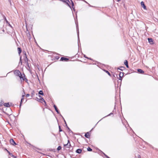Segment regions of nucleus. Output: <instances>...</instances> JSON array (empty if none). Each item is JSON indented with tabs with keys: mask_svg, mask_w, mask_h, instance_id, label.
Instances as JSON below:
<instances>
[{
	"mask_svg": "<svg viewBox=\"0 0 158 158\" xmlns=\"http://www.w3.org/2000/svg\"><path fill=\"white\" fill-rule=\"evenodd\" d=\"M71 4H72V7H73V6H74V3L73 2V1H72V0H71ZM73 8L74 10V11L75 10L74 8H73Z\"/></svg>",
	"mask_w": 158,
	"mask_h": 158,
	"instance_id": "nucleus-20",
	"label": "nucleus"
},
{
	"mask_svg": "<svg viewBox=\"0 0 158 158\" xmlns=\"http://www.w3.org/2000/svg\"><path fill=\"white\" fill-rule=\"evenodd\" d=\"M7 152H8V153H9V154L10 155H11V153H10V152H9L8 150H7Z\"/></svg>",
	"mask_w": 158,
	"mask_h": 158,
	"instance_id": "nucleus-36",
	"label": "nucleus"
},
{
	"mask_svg": "<svg viewBox=\"0 0 158 158\" xmlns=\"http://www.w3.org/2000/svg\"><path fill=\"white\" fill-rule=\"evenodd\" d=\"M82 150L81 149H78L76 150V153H80L81 152Z\"/></svg>",
	"mask_w": 158,
	"mask_h": 158,
	"instance_id": "nucleus-14",
	"label": "nucleus"
},
{
	"mask_svg": "<svg viewBox=\"0 0 158 158\" xmlns=\"http://www.w3.org/2000/svg\"><path fill=\"white\" fill-rule=\"evenodd\" d=\"M23 53L24 54V57H25L27 59V60H28V59L27 58V55H26V52H23Z\"/></svg>",
	"mask_w": 158,
	"mask_h": 158,
	"instance_id": "nucleus-21",
	"label": "nucleus"
},
{
	"mask_svg": "<svg viewBox=\"0 0 158 158\" xmlns=\"http://www.w3.org/2000/svg\"><path fill=\"white\" fill-rule=\"evenodd\" d=\"M61 147L60 146H59L57 148V150L58 151H60L61 150Z\"/></svg>",
	"mask_w": 158,
	"mask_h": 158,
	"instance_id": "nucleus-23",
	"label": "nucleus"
},
{
	"mask_svg": "<svg viewBox=\"0 0 158 158\" xmlns=\"http://www.w3.org/2000/svg\"><path fill=\"white\" fill-rule=\"evenodd\" d=\"M65 125H66V126H67V124H65Z\"/></svg>",
	"mask_w": 158,
	"mask_h": 158,
	"instance_id": "nucleus-53",
	"label": "nucleus"
},
{
	"mask_svg": "<svg viewBox=\"0 0 158 158\" xmlns=\"http://www.w3.org/2000/svg\"><path fill=\"white\" fill-rule=\"evenodd\" d=\"M37 77H38V79L39 81V77H38V75H37Z\"/></svg>",
	"mask_w": 158,
	"mask_h": 158,
	"instance_id": "nucleus-47",
	"label": "nucleus"
},
{
	"mask_svg": "<svg viewBox=\"0 0 158 158\" xmlns=\"http://www.w3.org/2000/svg\"><path fill=\"white\" fill-rule=\"evenodd\" d=\"M82 0V1H84V2H86V3H87V4H88V3L87 2H86V1H85V0Z\"/></svg>",
	"mask_w": 158,
	"mask_h": 158,
	"instance_id": "nucleus-42",
	"label": "nucleus"
},
{
	"mask_svg": "<svg viewBox=\"0 0 158 158\" xmlns=\"http://www.w3.org/2000/svg\"><path fill=\"white\" fill-rule=\"evenodd\" d=\"M70 143V141L69 140H68V143Z\"/></svg>",
	"mask_w": 158,
	"mask_h": 158,
	"instance_id": "nucleus-44",
	"label": "nucleus"
},
{
	"mask_svg": "<svg viewBox=\"0 0 158 158\" xmlns=\"http://www.w3.org/2000/svg\"><path fill=\"white\" fill-rule=\"evenodd\" d=\"M35 94V92L34 91H33L31 93V97H32L33 95H34Z\"/></svg>",
	"mask_w": 158,
	"mask_h": 158,
	"instance_id": "nucleus-25",
	"label": "nucleus"
},
{
	"mask_svg": "<svg viewBox=\"0 0 158 158\" xmlns=\"http://www.w3.org/2000/svg\"><path fill=\"white\" fill-rule=\"evenodd\" d=\"M125 67L121 66V67H120L119 68H118L117 69L123 71V70H124L125 69Z\"/></svg>",
	"mask_w": 158,
	"mask_h": 158,
	"instance_id": "nucleus-15",
	"label": "nucleus"
},
{
	"mask_svg": "<svg viewBox=\"0 0 158 158\" xmlns=\"http://www.w3.org/2000/svg\"><path fill=\"white\" fill-rule=\"evenodd\" d=\"M18 53L19 55H20L22 52L21 49L20 48L18 47Z\"/></svg>",
	"mask_w": 158,
	"mask_h": 158,
	"instance_id": "nucleus-16",
	"label": "nucleus"
},
{
	"mask_svg": "<svg viewBox=\"0 0 158 158\" xmlns=\"http://www.w3.org/2000/svg\"><path fill=\"white\" fill-rule=\"evenodd\" d=\"M24 94H23L22 95V98H24V97L25 96V94L24 92Z\"/></svg>",
	"mask_w": 158,
	"mask_h": 158,
	"instance_id": "nucleus-29",
	"label": "nucleus"
},
{
	"mask_svg": "<svg viewBox=\"0 0 158 158\" xmlns=\"http://www.w3.org/2000/svg\"><path fill=\"white\" fill-rule=\"evenodd\" d=\"M67 128H68V131L69 132H71L72 133H73L72 131H71L69 127L67 126Z\"/></svg>",
	"mask_w": 158,
	"mask_h": 158,
	"instance_id": "nucleus-24",
	"label": "nucleus"
},
{
	"mask_svg": "<svg viewBox=\"0 0 158 158\" xmlns=\"http://www.w3.org/2000/svg\"><path fill=\"white\" fill-rule=\"evenodd\" d=\"M64 122L65 124H67V123H66V121H65V120H64Z\"/></svg>",
	"mask_w": 158,
	"mask_h": 158,
	"instance_id": "nucleus-45",
	"label": "nucleus"
},
{
	"mask_svg": "<svg viewBox=\"0 0 158 158\" xmlns=\"http://www.w3.org/2000/svg\"><path fill=\"white\" fill-rule=\"evenodd\" d=\"M64 147H66V146H67V147L69 148H70V147L71 146V144H70V143H67L66 144H64Z\"/></svg>",
	"mask_w": 158,
	"mask_h": 158,
	"instance_id": "nucleus-12",
	"label": "nucleus"
},
{
	"mask_svg": "<svg viewBox=\"0 0 158 158\" xmlns=\"http://www.w3.org/2000/svg\"><path fill=\"white\" fill-rule=\"evenodd\" d=\"M84 57L85 58H86L87 59H88V57H87L85 55H84Z\"/></svg>",
	"mask_w": 158,
	"mask_h": 158,
	"instance_id": "nucleus-35",
	"label": "nucleus"
},
{
	"mask_svg": "<svg viewBox=\"0 0 158 158\" xmlns=\"http://www.w3.org/2000/svg\"><path fill=\"white\" fill-rule=\"evenodd\" d=\"M115 74L116 75V76L117 77V74Z\"/></svg>",
	"mask_w": 158,
	"mask_h": 158,
	"instance_id": "nucleus-50",
	"label": "nucleus"
},
{
	"mask_svg": "<svg viewBox=\"0 0 158 158\" xmlns=\"http://www.w3.org/2000/svg\"><path fill=\"white\" fill-rule=\"evenodd\" d=\"M20 63L21 64H22V61L21 60V57H20V61L19 63Z\"/></svg>",
	"mask_w": 158,
	"mask_h": 158,
	"instance_id": "nucleus-30",
	"label": "nucleus"
},
{
	"mask_svg": "<svg viewBox=\"0 0 158 158\" xmlns=\"http://www.w3.org/2000/svg\"><path fill=\"white\" fill-rule=\"evenodd\" d=\"M76 27H77V33L78 39V40L80 41L79 37V31L78 27V25H76Z\"/></svg>",
	"mask_w": 158,
	"mask_h": 158,
	"instance_id": "nucleus-5",
	"label": "nucleus"
},
{
	"mask_svg": "<svg viewBox=\"0 0 158 158\" xmlns=\"http://www.w3.org/2000/svg\"><path fill=\"white\" fill-rule=\"evenodd\" d=\"M14 74L16 76H19L21 74L20 71L19 70H15L14 71Z\"/></svg>",
	"mask_w": 158,
	"mask_h": 158,
	"instance_id": "nucleus-1",
	"label": "nucleus"
},
{
	"mask_svg": "<svg viewBox=\"0 0 158 158\" xmlns=\"http://www.w3.org/2000/svg\"><path fill=\"white\" fill-rule=\"evenodd\" d=\"M106 73H107L108 75H109L110 76V73L107 71L106 70H104Z\"/></svg>",
	"mask_w": 158,
	"mask_h": 158,
	"instance_id": "nucleus-22",
	"label": "nucleus"
},
{
	"mask_svg": "<svg viewBox=\"0 0 158 158\" xmlns=\"http://www.w3.org/2000/svg\"><path fill=\"white\" fill-rule=\"evenodd\" d=\"M69 59L67 58L64 57H61L60 58V60L62 61H67L69 60Z\"/></svg>",
	"mask_w": 158,
	"mask_h": 158,
	"instance_id": "nucleus-2",
	"label": "nucleus"
},
{
	"mask_svg": "<svg viewBox=\"0 0 158 158\" xmlns=\"http://www.w3.org/2000/svg\"><path fill=\"white\" fill-rule=\"evenodd\" d=\"M104 155L107 158H110L107 155H106L104 153H103Z\"/></svg>",
	"mask_w": 158,
	"mask_h": 158,
	"instance_id": "nucleus-32",
	"label": "nucleus"
},
{
	"mask_svg": "<svg viewBox=\"0 0 158 158\" xmlns=\"http://www.w3.org/2000/svg\"><path fill=\"white\" fill-rule=\"evenodd\" d=\"M22 105V103H20V105H19V108H21V106Z\"/></svg>",
	"mask_w": 158,
	"mask_h": 158,
	"instance_id": "nucleus-41",
	"label": "nucleus"
},
{
	"mask_svg": "<svg viewBox=\"0 0 158 158\" xmlns=\"http://www.w3.org/2000/svg\"><path fill=\"white\" fill-rule=\"evenodd\" d=\"M39 97L40 98V99H39V101L41 100L42 101L44 102L46 104V102L45 101L44 99L43 98H42L40 95H39ZM37 98V99H39L38 98Z\"/></svg>",
	"mask_w": 158,
	"mask_h": 158,
	"instance_id": "nucleus-10",
	"label": "nucleus"
},
{
	"mask_svg": "<svg viewBox=\"0 0 158 158\" xmlns=\"http://www.w3.org/2000/svg\"><path fill=\"white\" fill-rule=\"evenodd\" d=\"M124 73L123 72H120L119 74V77H123V76Z\"/></svg>",
	"mask_w": 158,
	"mask_h": 158,
	"instance_id": "nucleus-17",
	"label": "nucleus"
},
{
	"mask_svg": "<svg viewBox=\"0 0 158 158\" xmlns=\"http://www.w3.org/2000/svg\"><path fill=\"white\" fill-rule=\"evenodd\" d=\"M148 42L151 44H153V40L152 38H148Z\"/></svg>",
	"mask_w": 158,
	"mask_h": 158,
	"instance_id": "nucleus-6",
	"label": "nucleus"
},
{
	"mask_svg": "<svg viewBox=\"0 0 158 158\" xmlns=\"http://www.w3.org/2000/svg\"><path fill=\"white\" fill-rule=\"evenodd\" d=\"M124 64L126 66L127 68H129V66L128 64V62L127 60H125L124 62Z\"/></svg>",
	"mask_w": 158,
	"mask_h": 158,
	"instance_id": "nucleus-9",
	"label": "nucleus"
},
{
	"mask_svg": "<svg viewBox=\"0 0 158 158\" xmlns=\"http://www.w3.org/2000/svg\"><path fill=\"white\" fill-rule=\"evenodd\" d=\"M113 76H114V77H115V75H114H114H113Z\"/></svg>",
	"mask_w": 158,
	"mask_h": 158,
	"instance_id": "nucleus-51",
	"label": "nucleus"
},
{
	"mask_svg": "<svg viewBox=\"0 0 158 158\" xmlns=\"http://www.w3.org/2000/svg\"><path fill=\"white\" fill-rule=\"evenodd\" d=\"M39 94L40 95H44L43 91L42 90H40L39 92Z\"/></svg>",
	"mask_w": 158,
	"mask_h": 158,
	"instance_id": "nucleus-18",
	"label": "nucleus"
},
{
	"mask_svg": "<svg viewBox=\"0 0 158 158\" xmlns=\"http://www.w3.org/2000/svg\"><path fill=\"white\" fill-rule=\"evenodd\" d=\"M113 114V113L111 112L109 114H108V115L106 116H110L111 114Z\"/></svg>",
	"mask_w": 158,
	"mask_h": 158,
	"instance_id": "nucleus-38",
	"label": "nucleus"
},
{
	"mask_svg": "<svg viewBox=\"0 0 158 158\" xmlns=\"http://www.w3.org/2000/svg\"><path fill=\"white\" fill-rule=\"evenodd\" d=\"M11 156L13 157V158H16V157L13 155L11 153V155H10Z\"/></svg>",
	"mask_w": 158,
	"mask_h": 158,
	"instance_id": "nucleus-33",
	"label": "nucleus"
},
{
	"mask_svg": "<svg viewBox=\"0 0 158 158\" xmlns=\"http://www.w3.org/2000/svg\"><path fill=\"white\" fill-rule=\"evenodd\" d=\"M9 26L11 27H12L9 24Z\"/></svg>",
	"mask_w": 158,
	"mask_h": 158,
	"instance_id": "nucleus-52",
	"label": "nucleus"
},
{
	"mask_svg": "<svg viewBox=\"0 0 158 158\" xmlns=\"http://www.w3.org/2000/svg\"><path fill=\"white\" fill-rule=\"evenodd\" d=\"M137 70V72L140 73L142 74L144 73V72L141 69H138Z\"/></svg>",
	"mask_w": 158,
	"mask_h": 158,
	"instance_id": "nucleus-8",
	"label": "nucleus"
},
{
	"mask_svg": "<svg viewBox=\"0 0 158 158\" xmlns=\"http://www.w3.org/2000/svg\"><path fill=\"white\" fill-rule=\"evenodd\" d=\"M53 107L55 109V110L56 111V112L58 114H60V112L59 111L57 106H56L55 105H54L53 106Z\"/></svg>",
	"mask_w": 158,
	"mask_h": 158,
	"instance_id": "nucleus-3",
	"label": "nucleus"
},
{
	"mask_svg": "<svg viewBox=\"0 0 158 158\" xmlns=\"http://www.w3.org/2000/svg\"><path fill=\"white\" fill-rule=\"evenodd\" d=\"M60 115L61 116V117H62V118H63V119H64V120H65L64 118V117L62 116L60 114Z\"/></svg>",
	"mask_w": 158,
	"mask_h": 158,
	"instance_id": "nucleus-40",
	"label": "nucleus"
},
{
	"mask_svg": "<svg viewBox=\"0 0 158 158\" xmlns=\"http://www.w3.org/2000/svg\"><path fill=\"white\" fill-rule=\"evenodd\" d=\"M24 92V91H23V92ZM23 94H24V93H23Z\"/></svg>",
	"mask_w": 158,
	"mask_h": 158,
	"instance_id": "nucleus-54",
	"label": "nucleus"
},
{
	"mask_svg": "<svg viewBox=\"0 0 158 158\" xmlns=\"http://www.w3.org/2000/svg\"><path fill=\"white\" fill-rule=\"evenodd\" d=\"M87 59H89V60H93V59H92L91 58H90L88 57V58Z\"/></svg>",
	"mask_w": 158,
	"mask_h": 158,
	"instance_id": "nucleus-43",
	"label": "nucleus"
},
{
	"mask_svg": "<svg viewBox=\"0 0 158 158\" xmlns=\"http://www.w3.org/2000/svg\"><path fill=\"white\" fill-rule=\"evenodd\" d=\"M122 77H119V78H118V81L119 80H120L121 81H120V82H121L122 80Z\"/></svg>",
	"mask_w": 158,
	"mask_h": 158,
	"instance_id": "nucleus-31",
	"label": "nucleus"
},
{
	"mask_svg": "<svg viewBox=\"0 0 158 158\" xmlns=\"http://www.w3.org/2000/svg\"><path fill=\"white\" fill-rule=\"evenodd\" d=\"M4 106H5L7 107H9L10 106V105L9 104V102L8 103H4Z\"/></svg>",
	"mask_w": 158,
	"mask_h": 158,
	"instance_id": "nucleus-13",
	"label": "nucleus"
},
{
	"mask_svg": "<svg viewBox=\"0 0 158 158\" xmlns=\"http://www.w3.org/2000/svg\"><path fill=\"white\" fill-rule=\"evenodd\" d=\"M26 97H29L30 96V94H27L26 95Z\"/></svg>",
	"mask_w": 158,
	"mask_h": 158,
	"instance_id": "nucleus-37",
	"label": "nucleus"
},
{
	"mask_svg": "<svg viewBox=\"0 0 158 158\" xmlns=\"http://www.w3.org/2000/svg\"><path fill=\"white\" fill-rule=\"evenodd\" d=\"M5 150H6V151H7V150H8L6 149H5Z\"/></svg>",
	"mask_w": 158,
	"mask_h": 158,
	"instance_id": "nucleus-49",
	"label": "nucleus"
},
{
	"mask_svg": "<svg viewBox=\"0 0 158 158\" xmlns=\"http://www.w3.org/2000/svg\"><path fill=\"white\" fill-rule=\"evenodd\" d=\"M141 4L142 7L144 9H146V6H145L144 2L142 1L141 2Z\"/></svg>",
	"mask_w": 158,
	"mask_h": 158,
	"instance_id": "nucleus-7",
	"label": "nucleus"
},
{
	"mask_svg": "<svg viewBox=\"0 0 158 158\" xmlns=\"http://www.w3.org/2000/svg\"><path fill=\"white\" fill-rule=\"evenodd\" d=\"M87 150L88 151H89V152H91V151H92V149L90 148V147H88L87 148Z\"/></svg>",
	"mask_w": 158,
	"mask_h": 158,
	"instance_id": "nucleus-19",
	"label": "nucleus"
},
{
	"mask_svg": "<svg viewBox=\"0 0 158 158\" xmlns=\"http://www.w3.org/2000/svg\"><path fill=\"white\" fill-rule=\"evenodd\" d=\"M10 141V143L13 145H16V143L13 139H11Z\"/></svg>",
	"mask_w": 158,
	"mask_h": 158,
	"instance_id": "nucleus-4",
	"label": "nucleus"
},
{
	"mask_svg": "<svg viewBox=\"0 0 158 158\" xmlns=\"http://www.w3.org/2000/svg\"><path fill=\"white\" fill-rule=\"evenodd\" d=\"M56 60H58L59 58V57L58 56H56Z\"/></svg>",
	"mask_w": 158,
	"mask_h": 158,
	"instance_id": "nucleus-39",
	"label": "nucleus"
},
{
	"mask_svg": "<svg viewBox=\"0 0 158 158\" xmlns=\"http://www.w3.org/2000/svg\"><path fill=\"white\" fill-rule=\"evenodd\" d=\"M59 131L60 132H61L62 131V129H61L60 126H59Z\"/></svg>",
	"mask_w": 158,
	"mask_h": 158,
	"instance_id": "nucleus-26",
	"label": "nucleus"
},
{
	"mask_svg": "<svg viewBox=\"0 0 158 158\" xmlns=\"http://www.w3.org/2000/svg\"><path fill=\"white\" fill-rule=\"evenodd\" d=\"M118 2H119L120 0H117Z\"/></svg>",
	"mask_w": 158,
	"mask_h": 158,
	"instance_id": "nucleus-48",
	"label": "nucleus"
},
{
	"mask_svg": "<svg viewBox=\"0 0 158 158\" xmlns=\"http://www.w3.org/2000/svg\"><path fill=\"white\" fill-rule=\"evenodd\" d=\"M19 78L21 79H22L23 78V77L22 75H21V74H20V75H19Z\"/></svg>",
	"mask_w": 158,
	"mask_h": 158,
	"instance_id": "nucleus-28",
	"label": "nucleus"
},
{
	"mask_svg": "<svg viewBox=\"0 0 158 158\" xmlns=\"http://www.w3.org/2000/svg\"><path fill=\"white\" fill-rule=\"evenodd\" d=\"M138 158H140V155H138Z\"/></svg>",
	"mask_w": 158,
	"mask_h": 158,
	"instance_id": "nucleus-46",
	"label": "nucleus"
},
{
	"mask_svg": "<svg viewBox=\"0 0 158 158\" xmlns=\"http://www.w3.org/2000/svg\"><path fill=\"white\" fill-rule=\"evenodd\" d=\"M23 99H24V98H22L21 99V100L20 103H22V102H23Z\"/></svg>",
	"mask_w": 158,
	"mask_h": 158,
	"instance_id": "nucleus-34",
	"label": "nucleus"
},
{
	"mask_svg": "<svg viewBox=\"0 0 158 158\" xmlns=\"http://www.w3.org/2000/svg\"><path fill=\"white\" fill-rule=\"evenodd\" d=\"M22 79L23 80H27V79L25 77L24 75V77Z\"/></svg>",
	"mask_w": 158,
	"mask_h": 158,
	"instance_id": "nucleus-27",
	"label": "nucleus"
},
{
	"mask_svg": "<svg viewBox=\"0 0 158 158\" xmlns=\"http://www.w3.org/2000/svg\"><path fill=\"white\" fill-rule=\"evenodd\" d=\"M85 137L87 138H89V137L90 135H89V132H86L85 135Z\"/></svg>",
	"mask_w": 158,
	"mask_h": 158,
	"instance_id": "nucleus-11",
	"label": "nucleus"
}]
</instances>
